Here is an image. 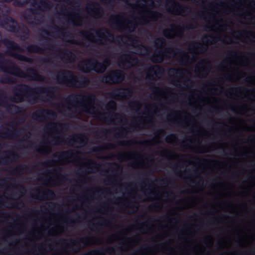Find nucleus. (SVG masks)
<instances>
[{
  "mask_svg": "<svg viewBox=\"0 0 255 255\" xmlns=\"http://www.w3.org/2000/svg\"><path fill=\"white\" fill-rule=\"evenodd\" d=\"M59 90L57 86H44L32 88L29 85L20 83L15 85L11 89L12 95L9 98L14 103H20L26 100L29 103L34 104L39 99V94H46V99H53L55 94Z\"/></svg>",
  "mask_w": 255,
  "mask_h": 255,
  "instance_id": "f257e3e1",
  "label": "nucleus"
},
{
  "mask_svg": "<svg viewBox=\"0 0 255 255\" xmlns=\"http://www.w3.org/2000/svg\"><path fill=\"white\" fill-rule=\"evenodd\" d=\"M26 71L30 75L24 73L12 60L5 58L4 54L0 51V72L20 78L31 76L34 80L43 81L44 77L39 75L34 68H29Z\"/></svg>",
  "mask_w": 255,
  "mask_h": 255,
  "instance_id": "f03ea898",
  "label": "nucleus"
},
{
  "mask_svg": "<svg viewBox=\"0 0 255 255\" xmlns=\"http://www.w3.org/2000/svg\"><path fill=\"white\" fill-rule=\"evenodd\" d=\"M55 79L58 84L65 85L69 87L85 88L90 83L89 79L84 75L78 77L68 70H62L55 75Z\"/></svg>",
  "mask_w": 255,
  "mask_h": 255,
  "instance_id": "7ed1b4c3",
  "label": "nucleus"
},
{
  "mask_svg": "<svg viewBox=\"0 0 255 255\" xmlns=\"http://www.w3.org/2000/svg\"><path fill=\"white\" fill-rule=\"evenodd\" d=\"M177 53L183 54V57H181L179 60L180 64L184 65L188 62L189 56L188 54L183 51L181 49L172 46L167 47L164 49L155 51L154 53L150 57L151 61L154 63H160L163 62L165 56L167 54H172L175 56Z\"/></svg>",
  "mask_w": 255,
  "mask_h": 255,
  "instance_id": "20e7f679",
  "label": "nucleus"
},
{
  "mask_svg": "<svg viewBox=\"0 0 255 255\" xmlns=\"http://www.w3.org/2000/svg\"><path fill=\"white\" fill-rule=\"evenodd\" d=\"M32 5L33 7L29 9V12L24 14V18L26 22L30 25H37L40 22V18H38L35 14H39L40 11H43L49 9L52 6L51 2L49 0H40L38 3L34 1Z\"/></svg>",
  "mask_w": 255,
  "mask_h": 255,
  "instance_id": "39448f33",
  "label": "nucleus"
},
{
  "mask_svg": "<svg viewBox=\"0 0 255 255\" xmlns=\"http://www.w3.org/2000/svg\"><path fill=\"white\" fill-rule=\"evenodd\" d=\"M97 36L99 38L94 40V35L93 33L87 31H81L80 34L85 37L92 39L99 44H106L107 41H116L118 43L122 40L123 36L118 35L115 36L114 34L110 32L108 29L103 28L101 30H98L96 32Z\"/></svg>",
  "mask_w": 255,
  "mask_h": 255,
  "instance_id": "423d86ee",
  "label": "nucleus"
},
{
  "mask_svg": "<svg viewBox=\"0 0 255 255\" xmlns=\"http://www.w3.org/2000/svg\"><path fill=\"white\" fill-rule=\"evenodd\" d=\"M110 60L106 59L103 62H99L93 58L82 61L79 63L78 68L79 70L84 73H89L91 70L97 73H103L107 67L110 64Z\"/></svg>",
  "mask_w": 255,
  "mask_h": 255,
  "instance_id": "0eeeda50",
  "label": "nucleus"
},
{
  "mask_svg": "<svg viewBox=\"0 0 255 255\" xmlns=\"http://www.w3.org/2000/svg\"><path fill=\"white\" fill-rule=\"evenodd\" d=\"M96 96L93 94H89L88 95L84 94H72L67 96L66 99L67 103L71 105L72 103H80L81 106L85 109V112L87 113H91L89 109L95 111V107L93 106Z\"/></svg>",
  "mask_w": 255,
  "mask_h": 255,
  "instance_id": "6e6552de",
  "label": "nucleus"
},
{
  "mask_svg": "<svg viewBox=\"0 0 255 255\" xmlns=\"http://www.w3.org/2000/svg\"><path fill=\"white\" fill-rule=\"evenodd\" d=\"M125 78V73L121 70H112L107 75L103 76L100 81L101 83L114 84L122 83Z\"/></svg>",
  "mask_w": 255,
  "mask_h": 255,
  "instance_id": "1a4fd4ad",
  "label": "nucleus"
},
{
  "mask_svg": "<svg viewBox=\"0 0 255 255\" xmlns=\"http://www.w3.org/2000/svg\"><path fill=\"white\" fill-rule=\"evenodd\" d=\"M122 17L120 14L112 15L111 17V20L112 21V24L116 26V28L121 31H125L128 33H131L134 32L136 28L137 24L130 21H126L128 23L127 25H125L124 23L120 19V17Z\"/></svg>",
  "mask_w": 255,
  "mask_h": 255,
  "instance_id": "9d476101",
  "label": "nucleus"
},
{
  "mask_svg": "<svg viewBox=\"0 0 255 255\" xmlns=\"http://www.w3.org/2000/svg\"><path fill=\"white\" fill-rule=\"evenodd\" d=\"M62 137L60 136L54 137L53 140L55 142L53 144L58 145L61 142H64L72 145V144L74 143L85 144L87 142L88 140V137L82 133L72 134L70 137L67 138L65 140H62Z\"/></svg>",
  "mask_w": 255,
  "mask_h": 255,
  "instance_id": "9b49d317",
  "label": "nucleus"
},
{
  "mask_svg": "<svg viewBox=\"0 0 255 255\" xmlns=\"http://www.w3.org/2000/svg\"><path fill=\"white\" fill-rule=\"evenodd\" d=\"M86 8L90 15L97 17H101L104 14L103 8L99 3L94 1L88 2Z\"/></svg>",
  "mask_w": 255,
  "mask_h": 255,
  "instance_id": "f8f14e48",
  "label": "nucleus"
},
{
  "mask_svg": "<svg viewBox=\"0 0 255 255\" xmlns=\"http://www.w3.org/2000/svg\"><path fill=\"white\" fill-rule=\"evenodd\" d=\"M19 155L12 151L6 150L0 155V164L9 165L19 158Z\"/></svg>",
  "mask_w": 255,
  "mask_h": 255,
  "instance_id": "ddd939ff",
  "label": "nucleus"
},
{
  "mask_svg": "<svg viewBox=\"0 0 255 255\" xmlns=\"http://www.w3.org/2000/svg\"><path fill=\"white\" fill-rule=\"evenodd\" d=\"M13 20H5L2 24L0 22V26L5 28L7 31L18 33L19 32L20 26L17 21L12 17Z\"/></svg>",
  "mask_w": 255,
  "mask_h": 255,
  "instance_id": "4468645a",
  "label": "nucleus"
},
{
  "mask_svg": "<svg viewBox=\"0 0 255 255\" xmlns=\"http://www.w3.org/2000/svg\"><path fill=\"white\" fill-rule=\"evenodd\" d=\"M163 73L164 69L161 66L158 65H150L146 74V78L148 79L153 80V75L151 73H153L156 77L159 78L163 74Z\"/></svg>",
  "mask_w": 255,
  "mask_h": 255,
  "instance_id": "2eb2a0df",
  "label": "nucleus"
},
{
  "mask_svg": "<svg viewBox=\"0 0 255 255\" xmlns=\"http://www.w3.org/2000/svg\"><path fill=\"white\" fill-rule=\"evenodd\" d=\"M20 134L18 129L12 130L5 127H0V136L3 138H13Z\"/></svg>",
  "mask_w": 255,
  "mask_h": 255,
  "instance_id": "dca6fc26",
  "label": "nucleus"
},
{
  "mask_svg": "<svg viewBox=\"0 0 255 255\" xmlns=\"http://www.w3.org/2000/svg\"><path fill=\"white\" fill-rule=\"evenodd\" d=\"M45 116L55 117L56 115L53 111L47 109L38 110L32 114V118L38 121L44 120Z\"/></svg>",
  "mask_w": 255,
  "mask_h": 255,
  "instance_id": "f3484780",
  "label": "nucleus"
},
{
  "mask_svg": "<svg viewBox=\"0 0 255 255\" xmlns=\"http://www.w3.org/2000/svg\"><path fill=\"white\" fill-rule=\"evenodd\" d=\"M69 127L68 124L62 123H51L47 124L45 127L46 132L54 130L59 131L62 129H67Z\"/></svg>",
  "mask_w": 255,
  "mask_h": 255,
  "instance_id": "a211bd4d",
  "label": "nucleus"
},
{
  "mask_svg": "<svg viewBox=\"0 0 255 255\" xmlns=\"http://www.w3.org/2000/svg\"><path fill=\"white\" fill-rule=\"evenodd\" d=\"M171 2L172 3V4L167 8L169 12L179 15L181 12L186 11L187 7L184 5L180 4L175 1H171Z\"/></svg>",
  "mask_w": 255,
  "mask_h": 255,
  "instance_id": "6ab92c4d",
  "label": "nucleus"
},
{
  "mask_svg": "<svg viewBox=\"0 0 255 255\" xmlns=\"http://www.w3.org/2000/svg\"><path fill=\"white\" fill-rule=\"evenodd\" d=\"M36 191L37 192V194L32 196L34 199L42 200L48 198H54L55 197V192L51 189H47L42 192H40L38 189H36Z\"/></svg>",
  "mask_w": 255,
  "mask_h": 255,
  "instance_id": "aec40b11",
  "label": "nucleus"
},
{
  "mask_svg": "<svg viewBox=\"0 0 255 255\" xmlns=\"http://www.w3.org/2000/svg\"><path fill=\"white\" fill-rule=\"evenodd\" d=\"M120 89H117L114 91L109 93L110 96L112 98L116 99V98H127L131 95L132 92L131 90L128 89H125V90L127 91V92L125 91H120Z\"/></svg>",
  "mask_w": 255,
  "mask_h": 255,
  "instance_id": "412c9836",
  "label": "nucleus"
},
{
  "mask_svg": "<svg viewBox=\"0 0 255 255\" xmlns=\"http://www.w3.org/2000/svg\"><path fill=\"white\" fill-rule=\"evenodd\" d=\"M60 54L62 55L61 57V59L64 60L66 63H72L76 60V55L71 50L66 49L63 52H61Z\"/></svg>",
  "mask_w": 255,
  "mask_h": 255,
  "instance_id": "4be33fe9",
  "label": "nucleus"
},
{
  "mask_svg": "<svg viewBox=\"0 0 255 255\" xmlns=\"http://www.w3.org/2000/svg\"><path fill=\"white\" fill-rule=\"evenodd\" d=\"M170 27H171V29H165L163 31V35L167 38H172L173 33H174L175 32L174 29H176L179 32V33L181 34H182L183 32V29L179 25H176L175 24H171Z\"/></svg>",
  "mask_w": 255,
  "mask_h": 255,
  "instance_id": "5701e85b",
  "label": "nucleus"
},
{
  "mask_svg": "<svg viewBox=\"0 0 255 255\" xmlns=\"http://www.w3.org/2000/svg\"><path fill=\"white\" fill-rule=\"evenodd\" d=\"M26 50L29 53H42L44 48L36 44H29L25 47Z\"/></svg>",
  "mask_w": 255,
  "mask_h": 255,
  "instance_id": "b1692460",
  "label": "nucleus"
},
{
  "mask_svg": "<svg viewBox=\"0 0 255 255\" xmlns=\"http://www.w3.org/2000/svg\"><path fill=\"white\" fill-rule=\"evenodd\" d=\"M116 147L115 145L113 143H107L104 145H99L94 147L92 149L94 152H100L108 149H114Z\"/></svg>",
  "mask_w": 255,
  "mask_h": 255,
  "instance_id": "393cba45",
  "label": "nucleus"
},
{
  "mask_svg": "<svg viewBox=\"0 0 255 255\" xmlns=\"http://www.w3.org/2000/svg\"><path fill=\"white\" fill-rule=\"evenodd\" d=\"M76 156V154L72 150H68L66 151H62L58 156L59 160H64L70 159Z\"/></svg>",
  "mask_w": 255,
  "mask_h": 255,
  "instance_id": "a878e982",
  "label": "nucleus"
},
{
  "mask_svg": "<svg viewBox=\"0 0 255 255\" xmlns=\"http://www.w3.org/2000/svg\"><path fill=\"white\" fill-rule=\"evenodd\" d=\"M90 238L88 237H85L82 238H77L76 240L69 239V242L72 245L79 246V243H83L87 244L90 242Z\"/></svg>",
  "mask_w": 255,
  "mask_h": 255,
  "instance_id": "bb28decb",
  "label": "nucleus"
},
{
  "mask_svg": "<svg viewBox=\"0 0 255 255\" xmlns=\"http://www.w3.org/2000/svg\"><path fill=\"white\" fill-rule=\"evenodd\" d=\"M16 82V79L8 75H4L0 77V83L4 84H14Z\"/></svg>",
  "mask_w": 255,
  "mask_h": 255,
  "instance_id": "cd10ccee",
  "label": "nucleus"
},
{
  "mask_svg": "<svg viewBox=\"0 0 255 255\" xmlns=\"http://www.w3.org/2000/svg\"><path fill=\"white\" fill-rule=\"evenodd\" d=\"M56 30V32L60 33L64 37L73 38V35L72 33L64 29H60L57 26L53 27Z\"/></svg>",
  "mask_w": 255,
  "mask_h": 255,
  "instance_id": "c85d7f7f",
  "label": "nucleus"
},
{
  "mask_svg": "<svg viewBox=\"0 0 255 255\" xmlns=\"http://www.w3.org/2000/svg\"><path fill=\"white\" fill-rule=\"evenodd\" d=\"M20 32L22 34L20 35L22 40H25L27 38V36L29 35V30L27 27L23 26L22 27L20 26L19 33Z\"/></svg>",
  "mask_w": 255,
  "mask_h": 255,
  "instance_id": "c756f323",
  "label": "nucleus"
},
{
  "mask_svg": "<svg viewBox=\"0 0 255 255\" xmlns=\"http://www.w3.org/2000/svg\"><path fill=\"white\" fill-rule=\"evenodd\" d=\"M131 59V54H124L122 56V59L119 61V66H125L127 62L129 63L128 59Z\"/></svg>",
  "mask_w": 255,
  "mask_h": 255,
  "instance_id": "7c9ffc66",
  "label": "nucleus"
},
{
  "mask_svg": "<svg viewBox=\"0 0 255 255\" xmlns=\"http://www.w3.org/2000/svg\"><path fill=\"white\" fill-rule=\"evenodd\" d=\"M0 1L6 2L10 3L13 2V5L15 6L22 7L25 5V2H22L20 0H0Z\"/></svg>",
  "mask_w": 255,
  "mask_h": 255,
  "instance_id": "2f4dec72",
  "label": "nucleus"
},
{
  "mask_svg": "<svg viewBox=\"0 0 255 255\" xmlns=\"http://www.w3.org/2000/svg\"><path fill=\"white\" fill-rule=\"evenodd\" d=\"M237 32L241 36H243L245 35L248 38H251L253 39H255V33L251 31H244L243 32L238 31Z\"/></svg>",
  "mask_w": 255,
  "mask_h": 255,
  "instance_id": "473e14b6",
  "label": "nucleus"
},
{
  "mask_svg": "<svg viewBox=\"0 0 255 255\" xmlns=\"http://www.w3.org/2000/svg\"><path fill=\"white\" fill-rule=\"evenodd\" d=\"M166 40L163 38H157L154 41V46L157 48H161L165 45Z\"/></svg>",
  "mask_w": 255,
  "mask_h": 255,
  "instance_id": "72a5a7b5",
  "label": "nucleus"
},
{
  "mask_svg": "<svg viewBox=\"0 0 255 255\" xmlns=\"http://www.w3.org/2000/svg\"><path fill=\"white\" fill-rule=\"evenodd\" d=\"M191 48H189V50L190 51L195 49H200L201 50L206 49V48L204 47L203 44L199 42H193L191 44Z\"/></svg>",
  "mask_w": 255,
  "mask_h": 255,
  "instance_id": "f704fd0d",
  "label": "nucleus"
},
{
  "mask_svg": "<svg viewBox=\"0 0 255 255\" xmlns=\"http://www.w3.org/2000/svg\"><path fill=\"white\" fill-rule=\"evenodd\" d=\"M26 166L24 165L20 164L17 166L15 168L11 170V172L13 174H19L21 173L25 168Z\"/></svg>",
  "mask_w": 255,
  "mask_h": 255,
  "instance_id": "c9c22d12",
  "label": "nucleus"
},
{
  "mask_svg": "<svg viewBox=\"0 0 255 255\" xmlns=\"http://www.w3.org/2000/svg\"><path fill=\"white\" fill-rule=\"evenodd\" d=\"M116 102L112 100L108 102L106 105L105 108L108 111L111 110L114 112L116 110Z\"/></svg>",
  "mask_w": 255,
  "mask_h": 255,
  "instance_id": "e433bc0d",
  "label": "nucleus"
},
{
  "mask_svg": "<svg viewBox=\"0 0 255 255\" xmlns=\"http://www.w3.org/2000/svg\"><path fill=\"white\" fill-rule=\"evenodd\" d=\"M30 146L32 148L35 149L37 152H38L39 153H48L50 151L49 149L48 148H38L37 147L38 146L37 145H34L32 143L30 144Z\"/></svg>",
  "mask_w": 255,
  "mask_h": 255,
  "instance_id": "4c0bfd02",
  "label": "nucleus"
},
{
  "mask_svg": "<svg viewBox=\"0 0 255 255\" xmlns=\"http://www.w3.org/2000/svg\"><path fill=\"white\" fill-rule=\"evenodd\" d=\"M97 117L105 123H108L112 121L111 117H106L103 114L98 113Z\"/></svg>",
  "mask_w": 255,
  "mask_h": 255,
  "instance_id": "58836bf2",
  "label": "nucleus"
},
{
  "mask_svg": "<svg viewBox=\"0 0 255 255\" xmlns=\"http://www.w3.org/2000/svg\"><path fill=\"white\" fill-rule=\"evenodd\" d=\"M132 140H121L118 141V144L120 146H128L134 143Z\"/></svg>",
  "mask_w": 255,
  "mask_h": 255,
  "instance_id": "ea45409f",
  "label": "nucleus"
},
{
  "mask_svg": "<svg viewBox=\"0 0 255 255\" xmlns=\"http://www.w3.org/2000/svg\"><path fill=\"white\" fill-rule=\"evenodd\" d=\"M171 71L172 73H175L176 75H178L182 77L183 76L184 72L186 70L183 69L172 68L171 69Z\"/></svg>",
  "mask_w": 255,
  "mask_h": 255,
  "instance_id": "a19ab883",
  "label": "nucleus"
},
{
  "mask_svg": "<svg viewBox=\"0 0 255 255\" xmlns=\"http://www.w3.org/2000/svg\"><path fill=\"white\" fill-rule=\"evenodd\" d=\"M10 106L13 107L12 112L14 113L18 114L21 113L24 111L23 108L16 105H11Z\"/></svg>",
  "mask_w": 255,
  "mask_h": 255,
  "instance_id": "79ce46f5",
  "label": "nucleus"
},
{
  "mask_svg": "<svg viewBox=\"0 0 255 255\" xmlns=\"http://www.w3.org/2000/svg\"><path fill=\"white\" fill-rule=\"evenodd\" d=\"M8 19L10 20H13L12 17L10 16L8 14L6 13H4L2 15H0V22L2 24V23L5 22V20H8Z\"/></svg>",
  "mask_w": 255,
  "mask_h": 255,
  "instance_id": "37998d69",
  "label": "nucleus"
},
{
  "mask_svg": "<svg viewBox=\"0 0 255 255\" xmlns=\"http://www.w3.org/2000/svg\"><path fill=\"white\" fill-rule=\"evenodd\" d=\"M86 166H88L89 168H97L99 166V165L95 161L93 160H89L88 162H87L86 164Z\"/></svg>",
  "mask_w": 255,
  "mask_h": 255,
  "instance_id": "c03bdc74",
  "label": "nucleus"
},
{
  "mask_svg": "<svg viewBox=\"0 0 255 255\" xmlns=\"http://www.w3.org/2000/svg\"><path fill=\"white\" fill-rule=\"evenodd\" d=\"M128 128H121V130L118 132H116V134L118 135L119 137H124L127 133V129Z\"/></svg>",
  "mask_w": 255,
  "mask_h": 255,
  "instance_id": "a18cd8bd",
  "label": "nucleus"
},
{
  "mask_svg": "<svg viewBox=\"0 0 255 255\" xmlns=\"http://www.w3.org/2000/svg\"><path fill=\"white\" fill-rule=\"evenodd\" d=\"M161 14L156 11H153L149 13V16L150 18H155L159 17Z\"/></svg>",
  "mask_w": 255,
  "mask_h": 255,
  "instance_id": "49530a36",
  "label": "nucleus"
},
{
  "mask_svg": "<svg viewBox=\"0 0 255 255\" xmlns=\"http://www.w3.org/2000/svg\"><path fill=\"white\" fill-rule=\"evenodd\" d=\"M102 253H102L101 250H92V251L88 252V254H85L84 255H97L98 254H101Z\"/></svg>",
  "mask_w": 255,
  "mask_h": 255,
  "instance_id": "de8ad7c7",
  "label": "nucleus"
},
{
  "mask_svg": "<svg viewBox=\"0 0 255 255\" xmlns=\"http://www.w3.org/2000/svg\"><path fill=\"white\" fill-rule=\"evenodd\" d=\"M115 181V180L111 177H107L105 179L104 182L106 184H114Z\"/></svg>",
  "mask_w": 255,
  "mask_h": 255,
  "instance_id": "09e8293b",
  "label": "nucleus"
},
{
  "mask_svg": "<svg viewBox=\"0 0 255 255\" xmlns=\"http://www.w3.org/2000/svg\"><path fill=\"white\" fill-rule=\"evenodd\" d=\"M176 138V136L174 134H170L166 136V141L167 142H170L173 139Z\"/></svg>",
  "mask_w": 255,
  "mask_h": 255,
  "instance_id": "8fccbe9b",
  "label": "nucleus"
},
{
  "mask_svg": "<svg viewBox=\"0 0 255 255\" xmlns=\"http://www.w3.org/2000/svg\"><path fill=\"white\" fill-rule=\"evenodd\" d=\"M128 40L132 44H135L137 42V40L135 39V36L134 35L128 36Z\"/></svg>",
  "mask_w": 255,
  "mask_h": 255,
  "instance_id": "3c124183",
  "label": "nucleus"
},
{
  "mask_svg": "<svg viewBox=\"0 0 255 255\" xmlns=\"http://www.w3.org/2000/svg\"><path fill=\"white\" fill-rule=\"evenodd\" d=\"M234 91L236 92H242V90H241V88H240V87H237V88H235L234 89H233V91L232 92H228L227 93L230 95H235V93L234 92Z\"/></svg>",
  "mask_w": 255,
  "mask_h": 255,
  "instance_id": "603ef678",
  "label": "nucleus"
},
{
  "mask_svg": "<svg viewBox=\"0 0 255 255\" xmlns=\"http://www.w3.org/2000/svg\"><path fill=\"white\" fill-rule=\"evenodd\" d=\"M7 103L6 101L2 99V98L0 96V105L5 106L7 108L8 110L10 109L9 106L7 105Z\"/></svg>",
  "mask_w": 255,
  "mask_h": 255,
  "instance_id": "864d4df0",
  "label": "nucleus"
},
{
  "mask_svg": "<svg viewBox=\"0 0 255 255\" xmlns=\"http://www.w3.org/2000/svg\"><path fill=\"white\" fill-rule=\"evenodd\" d=\"M109 115H111V117H113L114 119L117 120H121V116L120 115L118 114H116L114 113H109Z\"/></svg>",
  "mask_w": 255,
  "mask_h": 255,
  "instance_id": "5fc2aeb1",
  "label": "nucleus"
},
{
  "mask_svg": "<svg viewBox=\"0 0 255 255\" xmlns=\"http://www.w3.org/2000/svg\"><path fill=\"white\" fill-rule=\"evenodd\" d=\"M40 62L43 64H47L50 62V59L46 57L41 58L40 59Z\"/></svg>",
  "mask_w": 255,
  "mask_h": 255,
  "instance_id": "6e6d98bb",
  "label": "nucleus"
},
{
  "mask_svg": "<svg viewBox=\"0 0 255 255\" xmlns=\"http://www.w3.org/2000/svg\"><path fill=\"white\" fill-rule=\"evenodd\" d=\"M165 131L164 130L162 129H158L156 130V131L155 132V134L157 136H160L162 133H164Z\"/></svg>",
  "mask_w": 255,
  "mask_h": 255,
  "instance_id": "4d7b16f0",
  "label": "nucleus"
},
{
  "mask_svg": "<svg viewBox=\"0 0 255 255\" xmlns=\"http://www.w3.org/2000/svg\"><path fill=\"white\" fill-rule=\"evenodd\" d=\"M152 90L155 93H158L161 92L160 89L156 86H153L152 88Z\"/></svg>",
  "mask_w": 255,
  "mask_h": 255,
  "instance_id": "13d9d810",
  "label": "nucleus"
},
{
  "mask_svg": "<svg viewBox=\"0 0 255 255\" xmlns=\"http://www.w3.org/2000/svg\"><path fill=\"white\" fill-rule=\"evenodd\" d=\"M183 27L187 29H193L194 27L192 24L183 25Z\"/></svg>",
  "mask_w": 255,
  "mask_h": 255,
  "instance_id": "bf43d9fd",
  "label": "nucleus"
},
{
  "mask_svg": "<svg viewBox=\"0 0 255 255\" xmlns=\"http://www.w3.org/2000/svg\"><path fill=\"white\" fill-rule=\"evenodd\" d=\"M143 123V121L141 120V119H138L137 122L136 123V124H135L134 123H132L131 124H130V126H137V125L139 124H141Z\"/></svg>",
  "mask_w": 255,
  "mask_h": 255,
  "instance_id": "052dcab7",
  "label": "nucleus"
},
{
  "mask_svg": "<svg viewBox=\"0 0 255 255\" xmlns=\"http://www.w3.org/2000/svg\"><path fill=\"white\" fill-rule=\"evenodd\" d=\"M7 182V180L5 178H3L1 180V182L0 183V186L4 185L5 183Z\"/></svg>",
  "mask_w": 255,
  "mask_h": 255,
  "instance_id": "680f3d73",
  "label": "nucleus"
},
{
  "mask_svg": "<svg viewBox=\"0 0 255 255\" xmlns=\"http://www.w3.org/2000/svg\"><path fill=\"white\" fill-rule=\"evenodd\" d=\"M67 179V178H66V177L65 176L60 174V180L62 182L65 181Z\"/></svg>",
  "mask_w": 255,
  "mask_h": 255,
  "instance_id": "e2e57ef3",
  "label": "nucleus"
},
{
  "mask_svg": "<svg viewBox=\"0 0 255 255\" xmlns=\"http://www.w3.org/2000/svg\"><path fill=\"white\" fill-rule=\"evenodd\" d=\"M165 152L166 153H167L170 156H177V155L175 153H174L173 152L167 151H165Z\"/></svg>",
  "mask_w": 255,
  "mask_h": 255,
  "instance_id": "0e129e2a",
  "label": "nucleus"
},
{
  "mask_svg": "<svg viewBox=\"0 0 255 255\" xmlns=\"http://www.w3.org/2000/svg\"><path fill=\"white\" fill-rule=\"evenodd\" d=\"M204 30L207 31H209L212 30L211 27L208 25H205L204 27Z\"/></svg>",
  "mask_w": 255,
  "mask_h": 255,
  "instance_id": "69168bd1",
  "label": "nucleus"
},
{
  "mask_svg": "<svg viewBox=\"0 0 255 255\" xmlns=\"http://www.w3.org/2000/svg\"><path fill=\"white\" fill-rule=\"evenodd\" d=\"M46 49L54 50L55 47L51 44H49L48 46L45 47Z\"/></svg>",
  "mask_w": 255,
  "mask_h": 255,
  "instance_id": "338daca9",
  "label": "nucleus"
},
{
  "mask_svg": "<svg viewBox=\"0 0 255 255\" xmlns=\"http://www.w3.org/2000/svg\"><path fill=\"white\" fill-rule=\"evenodd\" d=\"M75 221L74 219L71 218L69 219L67 221L68 223L71 225H72L75 223Z\"/></svg>",
  "mask_w": 255,
  "mask_h": 255,
  "instance_id": "774afa93",
  "label": "nucleus"
}]
</instances>
